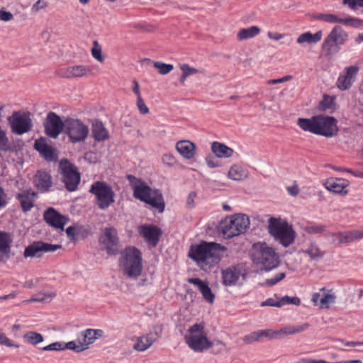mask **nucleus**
<instances>
[{
	"instance_id": "1",
	"label": "nucleus",
	"mask_w": 363,
	"mask_h": 363,
	"mask_svg": "<svg viewBox=\"0 0 363 363\" xmlns=\"http://www.w3.org/2000/svg\"><path fill=\"white\" fill-rule=\"evenodd\" d=\"M225 250L220 244L202 241L191 246L189 257L201 270L210 272L219 263L221 253Z\"/></svg>"
},
{
	"instance_id": "2",
	"label": "nucleus",
	"mask_w": 363,
	"mask_h": 363,
	"mask_svg": "<svg viewBox=\"0 0 363 363\" xmlns=\"http://www.w3.org/2000/svg\"><path fill=\"white\" fill-rule=\"evenodd\" d=\"M133 191V196L153 208L162 213L165 208V203L161 191L158 189H151L145 182L132 174L126 177Z\"/></svg>"
},
{
	"instance_id": "3",
	"label": "nucleus",
	"mask_w": 363,
	"mask_h": 363,
	"mask_svg": "<svg viewBox=\"0 0 363 363\" xmlns=\"http://www.w3.org/2000/svg\"><path fill=\"white\" fill-rule=\"evenodd\" d=\"M142 253L135 247H126L119 259V265L124 275L130 278H137L143 271Z\"/></svg>"
},
{
	"instance_id": "4",
	"label": "nucleus",
	"mask_w": 363,
	"mask_h": 363,
	"mask_svg": "<svg viewBox=\"0 0 363 363\" xmlns=\"http://www.w3.org/2000/svg\"><path fill=\"white\" fill-rule=\"evenodd\" d=\"M184 340L189 347L196 352H203L213 346L207 337L204 323L191 325L184 335Z\"/></svg>"
},
{
	"instance_id": "5",
	"label": "nucleus",
	"mask_w": 363,
	"mask_h": 363,
	"mask_svg": "<svg viewBox=\"0 0 363 363\" xmlns=\"http://www.w3.org/2000/svg\"><path fill=\"white\" fill-rule=\"evenodd\" d=\"M268 230L277 241L286 247L294 243L296 237L292 225L280 218H270L268 220Z\"/></svg>"
},
{
	"instance_id": "6",
	"label": "nucleus",
	"mask_w": 363,
	"mask_h": 363,
	"mask_svg": "<svg viewBox=\"0 0 363 363\" xmlns=\"http://www.w3.org/2000/svg\"><path fill=\"white\" fill-rule=\"evenodd\" d=\"M250 225L249 217L245 214L228 216L220 224V231L225 238L244 233Z\"/></svg>"
},
{
	"instance_id": "7",
	"label": "nucleus",
	"mask_w": 363,
	"mask_h": 363,
	"mask_svg": "<svg viewBox=\"0 0 363 363\" xmlns=\"http://www.w3.org/2000/svg\"><path fill=\"white\" fill-rule=\"evenodd\" d=\"M252 260L256 265L269 271L278 265L279 256L272 247L264 242L254 245Z\"/></svg>"
},
{
	"instance_id": "8",
	"label": "nucleus",
	"mask_w": 363,
	"mask_h": 363,
	"mask_svg": "<svg viewBox=\"0 0 363 363\" xmlns=\"http://www.w3.org/2000/svg\"><path fill=\"white\" fill-rule=\"evenodd\" d=\"M95 196L96 204L101 210H106L115 202V193L112 187L105 182H94L89 191Z\"/></svg>"
},
{
	"instance_id": "9",
	"label": "nucleus",
	"mask_w": 363,
	"mask_h": 363,
	"mask_svg": "<svg viewBox=\"0 0 363 363\" xmlns=\"http://www.w3.org/2000/svg\"><path fill=\"white\" fill-rule=\"evenodd\" d=\"M58 172L67 190L75 191L81 180L80 173L75 164L67 159H62L59 162Z\"/></svg>"
},
{
	"instance_id": "10",
	"label": "nucleus",
	"mask_w": 363,
	"mask_h": 363,
	"mask_svg": "<svg viewBox=\"0 0 363 363\" xmlns=\"http://www.w3.org/2000/svg\"><path fill=\"white\" fill-rule=\"evenodd\" d=\"M348 38V35L340 26H335L325 37L322 44V50L326 56L337 53Z\"/></svg>"
},
{
	"instance_id": "11",
	"label": "nucleus",
	"mask_w": 363,
	"mask_h": 363,
	"mask_svg": "<svg viewBox=\"0 0 363 363\" xmlns=\"http://www.w3.org/2000/svg\"><path fill=\"white\" fill-rule=\"evenodd\" d=\"M89 128L79 119L67 118L65 120V133L73 143L82 142L89 134Z\"/></svg>"
},
{
	"instance_id": "12",
	"label": "nucleus",
	"mask_w": 363,
	"mask_h": 363,
	"mask_svg": "<svg viewBox=\"0 0 363 363\" xmlns=\"http://www.w3.org/2000/svg\"><path fill=\"white\" fill-rule=\"evenodd\" d=\"M12 133L16 135H23L31 130L32 120L29 113L21 111H14L7 118Z\"/></svg>"
},
{
	"instance_id": "13",
	"label": "nucleus",
	"mask_w": 363,
	"mask_h": 363,
	"mask_svg": "<svg viewBox=\"0 0 363 363\" xmlns=\"http://www.w3.org/2000/svg\"><path fill=\"white\" fill-rule=\"evenodd\" d=\"M99 242L103 245V249L108 255H116L118 251L119 244L117 230L113 227L105 228L99 237Z\"/></svg>"
},
{
	"instance_id": "14",
	"label": "nucleus",
	"mask_w": 363,
	"mask_h": 363,
	"mask_svg": "<svg viewBox=\"0 0 363 363\" xmlns=\"http://www.w3.org/2000/svg\"><path fill=\"white\" fill-rule=\"evenodd\" d=\"M44 126L46 135L56 138L62 130L65 131V121L63 122L57 114L50 111L47 115Z\"/></svg>"
},
{
	"instance_id": "15",
	"label": "nucleus",
	"mask_w": 363,
	"mask_h": 363,
	"mask_svg": "<svg viewBox=\"0 0 363 363\" xmlns=\"http://www.w3.org/2000/svg\"><path fill=\"white\" fill-rule=\"evenodd\" d=\"M61 248V245H54L42 241L33 242L26 247L23 256L25 257H40L43 253L55 252Z\"/></svg>"
},
{
	"instance_id": "16",
	"label": "nucleus",
	"mask_w": 363,
	"mask_h": 363,
	"mask_svg": "<svg viewBox=\"0 0 363 363\" xmlns=\"http://www.w3.org/2000/svg\"><path fill=\"white\" fill-rule=\"evenodd\" d=\"M337 120L332 116H318V129L320 130L319 135L333 137L338 132Z\"/></svg>"
},
{
	"instance_id": "17",
	"label": "nucleus",
	"mask_w": 363,
	"mask_h": 363,
	"mask_svg": "<svg viewBox=\"0 0 363 363\" xmlns=\"http://www.w3.org/2000/svg\"><path fill=\"white\" fill-rule=\"evenodd\" d=\"M336 296L332 290L325 287L321 288L318 292L312 295L311 301L314 306L321 309L329 308L330 304L335 302Z\"/></svg>"
},
{
	"instance_id": "18",
	"label": "nucleus",
	"mask_w": 363,
	"mask_h": 363,
	"mask_svg": "<svg viewBox=\"0 0 363 363\" xmlns=\"http://www.w3.org/2000/svg\"><path fill=\"white\" fill-rule=\"evenodd\" d=\"M43 219L50 226L63 230L69 219L60 214L52 207L48 208L43 213Z\"/></svg>"
},
{
	"instance_id": "19",
	"label": "nucleus",
	"mask_w": 363,
	"mask_h": 363,
	"mask_svg": "<svg viewBox=\"0 0 363 363\" xmlns=\"http://www.w3.org/2000/svg\"><path fill=\"white\" fill-rule=\"evenodd\" d=\"M93 74L90 67L79 65L62 68L60 70V75L64 78L89 77Z\"/></svg>"
},
{
	"instance_id": "20",
	"label": "nucleus",
	"mask_w": 363,
	"mask_h": 363,
	"mask_svg": "<svg viewBox=\"0 0 363 363\" xmlns=\"http://www.w3.org/2000/svg\"><path fill=\"white\" fill-rule=\"evenodd\" d=\"M323 186L328 191L335 194L345 196L348 194L347 188L349 182L343 178L330 177L324 182Z\"/></svg>"
},
{
	"instance_id": "21",
	"label": "nucleus",
	"mask_w": 363,
	"mask_h": 363,
	"mask_svg": "<svg viewBox=\"0 0 363 363\" xmlns=\"http://www.w3.org/2000/svg\"><path fill=\"white\" fill-rule=\"evenodd\" d=\"M154 332H150L145 335L138 338L137 342L133 345V349L143 352L147 350L151 345L161 336L162 328L155 327Z\"/></svg>"
},
{
	"instance_id": "22",
	"label": "nucleus",
	"mask_w": 363,
	"mask_h": 363,
	"mask_svg": "<svg viewBox=\"0 0 363 363\" xmlns=\"http://www.w3.org/2000/svg\"><path fill=\"white\" fill-rule=\"evenodd\" d=\"M20 202L21 209L23 212H28L34 206L38 198V193L31 189L23 190L15 196Z\"/></svg>"
},
{
	"instance_id": "23",
	"label": "nucleus",
	"mask_w": 363,
	"mask_h": 363,
	"mask_svg": "<svg viewBox=\"0 0 363 363\" xmlns=\"http://www.w3.org/2000/svg\"><path fill=\"white\" fill-rule=\"evenodd\" d=\"M314 18L317 20L330 23H342L345 26H351L354 27H357L361 24V21L357 18L353 17L342 18L332 13H319Z\"/></svg>"
},
{
	"instance_id": "24",
	"label": "nucleus",
	"mask_w": 363,
	"mask_h": 363,
	"mask_svg": "<svg viewBox=\"0 0 363 363\" xmlns=\"http://www.w3.org/2000/svg\"><path fill=\"white\" fill-rule=\"evenodd\" d=\"M359 68L357 66H350L345 68V72L341 73L337 80V86L340 90H347L352 86L355 76L357 74Z\"/></svg>"
},
{
	"instance_id": "25",
	"label": "nucleus",
	"mask_w": 363,
	"mask_h": 363,
	"mask_svg": "<svg viewBox=\"0 0 363 363\" xmlns=\"http://www.w3.org/2000/svg\"><path fill=\"white\" fill-rule=\"evenodd\" d=\"M139 233L147 242H148L152 247H155L160 238L162 234L160 228L155 225H141L139 229Z\"/></svg>"
},
{
	"instance_id": "26",
	"label": "nucleus",
	"mask_w": 363,
	"mask_h": 363,
	"mask_svg": "<svg viewBox=\"0 0 363 363\" xmlns=\"http://www.w3.org/2000/svg\"><path fill=\"white\" fill-rule=\"evenodd\" d=\"M241 276L245 278L241 267L234 266L228 267L222 271L223 284L225 286L235 285Z\"/></svg>"
},
{
	"instance_id": "27",
	"label": "nucleus",
	"mask_w": 363,
	"mask_h": 363,
	"mask_svg": "<svg viewBox=\"0 0 363 363\" xmlns=\"http://www.w3.org/2000/svg\"><path fill=\"white\" fill-rule=\"evenodd\" d=\"M33 184L41 192H47L52 186V177L46 171L39 170L34 177Z\"/></svg>"
},
{
	"instance_id": "28",
	"label": "nucleus",
	"mask_w": 363,
	"mask_h": 363,
	"mask_svg": "<svg viewBox=\"0 0 363 363\" xmlns=\"http://www.w3.org/2000/svg\"><path fill=\"white\" fill-rule=\"evenodd\" d=\"M35 149L47 161H55L57 155L55 153L54 148L47 144L44 139L37 140L34 144Z\"/></svg>"
},
{
	"instance_id": "29",
	"label": "nucleus",
	"mask_w": 363,
	"mask_h": 363,
	"mask_svg": "<svg viewBox=\"0 0 363 363\" xmlns=\"http://www.w3.org/2000/svg\"><path fill=\"white\" fill-rule=\"evenodd\" d=\"M188 282L198 286L203 298L206 301L210 303L213 302L215 296L206 282L203 281L199 278H189Z\"/></svg>"
},
{
	"instance_id": "30",
	"label": "nucleus",
	"mask_w": 363,
	"mask_h": 363,
	"mask_svg": "<svg viewBox=\"0 0 363 363\" xmlns=\"http://www.w3.org/2000/svg\"><path fill=\"white\" fill-rule=\"evenodd\" d=\"M103 335L104 331L102 330L86 329L82 331L79 337H80L82 344H86V350H87L89 345L101 337Z\"/></svg>"
},
{
	"instance_id": "31",
	"label": "nucleus",
	"mask_w": 363,
	"mask_h": 363,
	"mask_svg": "<svg viewBox=\"0 0 363 363\" xmlns=\"http://www.w3.org/2000/svg\"><path fill=\"white\" fill-rule=\"evenodd\" d=\"M176 149L184 158L187 160L193 158L196 154V147L194 144L188 140L177 142Z\"/></svg>"
},
{
	"instance_id": "32",
	"label": "nucleus",
	"mask_w": 363,
	"mask_h": 363,
	"mask_svg": "<svg viewBox=\"0 0 363 363\" xmlns=\"http://www.w3.org/2000/svg\"><path fill=\"white\" fill-rule=\"evenodd\" d=\"M297 125L303 130L318 135L320 133L318 129V116L311 118H299L297 121Z\"/></svg>"
},
{
	"instance_id": "33",
	"label": "nucleus",
	"mask_w": 363,
	"mask_h": 363,
	"mask_svg": "<svg viewBox=\"0 0 363 363\" xmlns=\"http://www.w3.org/2000/svg\"><path fill=\"white\" fill-rule=\"evenodd\" d=\"M11 240L7 233L0 231V262L9 257Z\"/></svg>"
},
{
	"instance_id": "34",
	"label": "nucleus",
	"mask_w": 363,
	"mask_h": 363,
	"mask_svg": "<svg viewBox=\"0 0 363 363\" xmlns=\"http://www.w3.org/2000/svg\"><path fill=\"white\" fill-rule=\"evenodd\" d=\"M91 132L93 137L96 141H104L109 138L108 131L104 127L101 121L94 120L92 123Z\"/></svg>"
},
{
	"instance_id": "35",
	"label": "nucleus",
	"mask_w": 363,
	"mask_h": 363,
	"mask_svg": "<svg viewBox=\"0 0 363 363\" xmlns=\"http://www.w3.org/2000/svg\"><path fill=\"white\" fill-rule=\"evenodd\" d=\"M211 150L217 157L219 158H229L230 157L234 150L220 142H213L211 144Z\"/></svg>"
},
{
	"instance_id": "36",
	"label": "nucleus",
	"mask_w": 363,
	"mask_h": 363,
	"mask_svg": "<svg viewBox=\"0 0 363 363\" xmlns=\"http://www.w3.org/2000/svg\"><path fill=\"white\" fill-rule=\"evenodd\" d=\"M322 36L323 33L321 30H318L315 33H311L308 31L301 33L296 39V42L300 45L303 43L315 44L321 40Z\"/></svg>"
},
{
	"instance_id": "37",
	"label": "nucleus",
	"mask_w": 363,
	"mask_h": 363,
	"mask_svg": "<svg viewBox=\"0 0 363 363\" xmlns=\"http://www.w3.org/2000/svg\"><path fill=\"white\" fill-rule=\"evenodd\" d=\"M260 28L257 26H253L247 28H242L237 34L239 40H247L259 35Z\"/></svg>"
},
{
	"instance_id": "38",
	"label": "nucleus",
	"mask_w": 363,
	"mask_h": 363,
	"mask_svg": "<svg viewBox=\"0 0 363 363\" xmlns=\"http://www.w3.org/2000/svg\"><path fill=\"white\" fill-rule=\"evenodd\" d=\"M13 151V147L4 130L0 127V157L4 158L7 152Z\"/></svg>"
},
{
	"instance_id": "39",
	"label": "nucleus",
	"mask_w": 363,
	"mask_h": 363,
	"mask_svg": "<svg viewBox=\"0 0 363 363\" xmlns=\"http://www.w3.org/2000/svg\"><path fill=\"white\" fill-rule=\"evenodd\" d=\"M228 176L235 181H240L247 177V173L240 165H233L228 171Z\"/></svg>"
},
{
	"instance_id": "40",
	"label": "nucleus",
	"mask_w": 363,
	"mask_h": 363,
	"mask_svg": "<svg viewBox=\"0 0 363 363\" xmlns=\"http://www.w3.org/2000/svg\"><path fill=\"white\" fill-rule=\"evenodd\" d=\"M310 327V325L307 323L296 325H287L281 329V332L282 333L283 337L289 335H294L296 333H301L306 330H307Z\"/></svg>"
},
{
	"instance_id": "41",
	"label": "nucleus",
	"mask_w": 363,
	"mask_h": 363,
	"mask_svg": "<svg viewBox=\"0 0 363 363\" xmlns=\"http://www.w3.org/2000/svg\"><path fill=\"white\" fill-rule=\"evenodd\" d=\"M303 252L305 254H307L311 257V259L313 260L320 259L324 255V252L320 250L318 245H316L315 242L310 243L308 247Z\"/></svg>"
},
{
	"instance_id": "42",
	"label": "nucleus",
	"mask_w": 363,
	"mask_h": 363,
	"mask_svg": "<svg viewBox=\"0 0 363 363\" xmlns=\"http://www.w3.org/2000/svg\"><path fill=\"white\" fill-rule=\"evenodd\" d=\"M63 350H69L75 352L79 353L86 350V344H82L80 337L78 336L77 342L76 341H70L67 343L63 342Z\"/></svg>"
},
{
	"instance_id": "43",
	"label": "nucleus",
	"mask_w": 363,
	"mask_h": 363,
	"mask_svg": "<svg viewBox=\"0 0 363 363\" xmlns=\"http://www.w3.org/2000/svg\"><path fill=\"white\" fill-rule=\"evenodd\" d=\"M55 296L56 293L54 291H43L33 296L29 300V301L49 302Z\"/></svg>"
},
{
	"instance_id": "44",
	"label": "nucleus",
	"mask_w": 363,
	"mask_h": 363,
	"mask_svg": "<svg viewBox=\"0 0 363 363\" xmlns=\"http://www.w3.org/2000/svg\"><path fill=\"white\" fill-rule=\"evenodd\" d=\"M23 338L26 341L33 345L39 344L44 340V337L40 333L34 331L26 333L24 334Z\"/></svg>"
},
{
	"instance_id": "45",
	"label": "nucleus",
	"mask_w": 363,
	"mask_h": 363,
	"mask_svg": "<svg viewBox=\"0 0 363 363\" xmlns=\"http://www.w3.org/2000/svg\"><path fill=\"white\" fill-rule=\"evenodd\" d=\"M346 244L363 239V230H354L345 231Z\"/></svg>"
},
{
	"instance_id": "46",
	"label": "nucleus",
	"mask_w": 363,
	"mask_h": 363,
	"mask_svg": "<svg viewBox=\"0 0 363 363\" xmlns=\"http://www.w3.org/2000/svg\"><path fill=\"white\" fill-rule=\"evenodd\" d=\"M260 335H261L262 338L267 337L269 340L279 339L283 337L281 330H273L272 329L260 330Z\"/></svg>"
},
{
	"instance_id": "47",
	"label": "nucleus",
	"mask_w": 363,
	"mask_h": 363,
	"mask_svg": "<svg viewBox=\"0 0 363 363\" xmlns=\"http://www.w3.org/2000/svg\"><path fill=\"white\" fill-rule=\"evenodd\" d=\"M303 230L308 234H321L325 230V225L312 224L303 228Z\"/></svg>"
},
{
	"instance_id": "48",
	"label": "nucleus",
	"mask_w": 363,
	"mask_h": 363,
	"mask_svg": "<svg viewBox=\"0 0 363 363\" xmlns=\"http://www.w3.org/2000/svg\"><path fill=\"white\" fill-rule=\"evenodd\" d=\"M154 67L158 69L160 74L164 75L169 73L173 69L174 66L172 64H166L162 62H154Z\"/></svg>"
},
{
	"instance_id": "49",
	"label": "nucleus",
	"mask_w": 363,
	"mask_h": 363,
	"mask_svg": "<svg viewBox=\"0 0 363 363\" xmlns=\"http://www.w3.org/2000/svg\"><path fill=\"white\" fill-rule=\"evenodd\" d=\"M279 304L280 307H282L285 305H294L299 306L301 304V300L298 297L296 296H284L281 298H279Z\"/></svg>"
},
{
	"instance_id": "50",
	"label": "nucleus",
	"mask_w": 363,
	"mask_h": 363,
	"mask_svg": "<svg viewBox=\"0 0 363 363\" xmlns=\"http://www.w3.org/2000/svg\"><path fill=\"white\" fill-rule=\"evenodd\" d=\"M261 339L260 330L254 331L242 337L243 342L246 344H252L255 342H259Z\"/></svg>"
},
{
	"instance_id": "51",
	"label": "nucleus",
	"mask_w": 363,
	"mask_h": 363,
	"mask_svg": "<svg viewBox=\"0 0 363 363\" xmlns=\"http://www.w3.org/2000/svg\"><path fill=\"white\" fill-rule=\"evenodd\" d=\"M91 55L99 62H101L104 60V57L101 55V48L97 41H94V47L91 49Z\"/></svg>"
},
{
	"instance_id": "52",
	"label": "nucleus",
	"mask_w": 363,
	"mask_h": 363,
	"mask_svg": "<svg viewBox=\"0 0 363 363\" xmlns=\"http://www.w3.org/2000/svg\"><path fill=\"white\" fill-rule=\"evenodd\" d=\"M63 342H55L42 348L43 351H63Z\"/></svg>"
},
{
	"instance_id": "53",
	"label": "nucleus",
	"mask_w": 363,
	"mask_h": 363,
	"mask_svg": "<svg viewBox=\"0 0 363 363\" xmlns=\"http://www.w3.org/2000/svg\"><path fill=\"white\" fill-rule=\"evenodd\" d=\"M334 98L324 95L323 99L320 102V106L324 110L331 108L334 105Z\"/></svg>"
},
{
	"instance_id": "54",
	"label": "nucleus",
	"mask_w": 363,
	"mask_h": 363,
	"mask_svg": "<svg viewBox=\"0 0 363 363\" xmlns=\"http://www.w3.org/2000/svg\"><path fill=\"white\" fill-rule=\"evenodd\" d=\"M180 69L187 77L199 72L197 69L190 67L188 64L182 65Z\"/></svg>"
},
{
	"instance_id": "55",
	"label": "nucleus",
	"mask_w": 363,
	"mask_h": 363,
	"mask_svg": "<svg viewBox=\"0 0 363 363\" xmlns=\"http://www.w3.org/2000/svg\"><path fill=\"white\" fill-rule=\"evenodd\" d=\"M333 242L338 245L346 244L345 242V231L334 233L332 234Z\"/></svg>"
},
{
	"instance_id": "56",
	"label": "nucleus",
	"mask_w": 363,
	"mask_h": 363,
	"mask_svg": "<svg viewBox=\"0 0 363 363\" xmlns=\"http://www.w3.org/2000/svg\"><path fill=\"white\" fill-rule=\"evenodd\" d=\"M286 274L284 272L277 274L274 277L266 280V284L272 286L275 285L277 283L282 280L285 277Z\"/></svg>"
},
{
	"instance_id": "57",
	"label": "nucleus",
	"mask_w": 363,
	"mask_h": 363,
	"mask_svg": "<svg viewBox=\"0 0 363 363\" xmlns=\"http://www.w3.org/2000/svg\"><path fill=\"white\" fill-rule=\"evenodd\" d=\"M162 160V162L169 167H172L177 164L176 157L172 154L164 155Z\"/></svg>"
},
{
	"instance_id": "58",
	"label": "nucleus",
	"mask_w": 363,
	"mask_h": 363,
	"mask_svg": "<svg viewBox=\"0 0 363 363\" xmlns=\"http://www.w3.org/2000/svg\"><path fill=\"white\" fill-rule=\"evenodd\" d=\"M0 344L9 347H19L18 344L13 343V341L7 337L4 333H0Z\"/></svg>"
},
{
	"instance_id": "59",
	"label": "nucleus",
	"mask_w": 363,
	"mask_h": 363,
	"mask_svg": "<svg viewBox=\"0 0 363 363\" xmlns=\"http://www.w3.org/2000/svg\"><path fill=\"white\" fill-rule=\"evenodd\" d=\"M136 105L141 114H147L149 113V108L145 104L142 97H139L137 99Z\"/></svg>"
},
{
	"instance_id": "60",
	"label": "nucleus",
	"mask_w": 363,
	"mask_h": 363,
	"mask_svg": "<svg viewBox=\"0 0 363 363\" xmlns=\"http://www.w3.org/2000/svg\"><path fill=\"white\" fill-rule=\"evenodd\" d=\"M48 6V3L45 0H38L32 6L31 11L33 12H38Z\"/></svg>"
},
{
	"instance_id": "61",
	"label": "nucleus",
	"mask_w": 363,
	"mask_h": 363,
	"mask_svg": "<svg viewBox=\"0 0 363 363\" xmlns=\"http://www.w3.org/2000/svg\"><path fill=\"white\" fill-rule=\"evenodd\" d=\"M261 306H272L280 308L279 299L276 301L273 298H269L261 303Z\"/></svg>"
},
{
	"instance_id": "62",
	"label": "nucleus",
	"mask_w": 363,
	"mask_h": 363,
	"mask_svg": "<svg viewBox=\"0 0 363 363\" xmlns=\"http://www.w3.org/2000/svg\"><path fill=\"white\" fill-rule=\"evenodd\" d=\"M206 162L210 168H215L220 166L219 162L213 156L208 155L206 157Z\"/></svg>"
},
{
	"instance_id": "63",
	"label": "nucleus",
	"mask_w": 363,
	"mask_h": 363,
	"mask_svg": "<svg viewBox=\"0 0 363 363\" xmlns=\"http://www.w3.org/2000/svg\"><path fill=\"white\" fill-rule=\"evenodd\" d=\"M13 14L11 12L6 11L3 9L0 10V20L3 21H9L12 20Z\"/></svg>"
},
{
	"instance_id": "64",
	"label": "nucleus",
	"mask_w": 363,
	"mask_h": 363,
	"mask_svg": "<svg viewBox=\"0 0 363 363\" xmlns=\"http://www.w3.org/2000/svg\"><path fill=\"white\" fill-rule=\"evenodd\" d=\"M296 363H328V362H326L324 359H314L305 358V359H301L299 362H298Z\"/></svg>"
}]
</instances>
